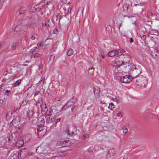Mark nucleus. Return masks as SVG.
Here are the masks:
<instances>
[{"mask_svg": "<svg viewBox=\"0 0 159 159\" xmlns=\"http://www.w3.org/2000/svg\"><path fill=\"white\" fill-rule=\"evenodd\" d=\"M123 61L120 57L117 56L115 60L112 62L111 65L112 66L116 68L119 67V66L123 64Z\"/></svg>", "mask_w": 159, "mask_h": 159, "instance_id": "20e7f679", "label": "nucleus"}, {"mask_svg": "<svg viewBox=\"0 0 159 159\" xmlns=\"http://www.w3.org/2000/svg\"><path fill=\"white\" fill-rule=\"evenodd\" d=\"M118 51H119V53H120L121 54L122 53H124L125 52V51L123 49H120Z\"/></svg>", "mask_w": 159, "mask_h": 159, "instance_id": "79ce46f5", "label": "nucleus"}, {"mask_svg": "<svg viewBox=\"0 0 159 159\" xmlns=\"http://www.w3.org/2000/svg\"><path fill=\"white\" fill-rule=\"evenodd\" d=\"M60 118H57L56 120V116H55V120H54L53 122H54L55 124H57L58 122H60Z\"/></svg>", "mask_w": 159, "mask_h": 159, "instance_id": "c9c22d12", "label": "nucleus"}, {"mask_svg": "<svg viewBox=\"0 0 159 159\" xmlns=\"http://www.w3.org/2000/svg\"><path fill=\"white\" fill-rule=\"evenodd\" d=\"M129 7V5L127 4H125L123 6V8L124 10L126 11L128 10Z\"/></svg>", "mask_w": 159, "mask_h": 159, "instance_id": "473e14b6", "label": "nucleus"}, {"mask_svg": "<svg viewBox=\"0 0 159 159\" xmlns=\"http://www.w3.org/2000/svg\"><path fill=\"white\" fill-rule=\"evenodd\" d=\"M69 12V10H68V12Z\"/></svg>", "mask_w": 159, "mask_h": 159, "instance_id": "680f3d73", "label": "nucleus"}, {"mask_svg": "<svg viewBox=\"0 0 159 159\" xmlns=\"http://www.w3.org/2000/svg\"><path fill=\"white\" fill-rule=\"evenodd\" d=\"M27 10V8L25 7H21L19 11V13L20 15L24 14Z\"/></svg>", "mask_w": 159, "mask_h": 159, "instance_id": "dca6fc26", "label": "nucleus"}, {"mask_svg": "<svg viewBox=\"0 0 159 159\" xmlns=\"http://www.w3.org/2000/svg\"><path fill=\"white\" fill-rule=\"evenodd\" d=\"M63 9L64 10H65L66 9V8L65 7H63Z\"/></svg>", "mask_w": 159, "mask_h": 159, "instance_id": "6e6d98bb", "label": "nucleus"}, {"mask_svg": "<svg viewBox=\"0 0 159 159\" xmlns=\"http://www.w3.org/2000/svg\"><path fill=\"white\" fill-rule=\"evenodd\" d=\"M42 147H39L37 148L36 150L37 151H38V152H39V153H43V149L42 150V152H40V149H41V148H42Z\"/></svg>", "mask_w": 159, "mask_h": 159, "instance_id": "f704fd0d", "label": "nucleus"}, {"mask_svg": "<svg viewBox=\"0 0 159 159\" xmlns=\"http://www.w3.org/2000/svg\"><path fill=\"white\" fill-rule=\"evenodd\" d=\"M73 104V102L72 100H70L67 102L66 104L64 106V108H65L66 106H67L68 107H70Z\"/></svg>", "mask_w": 159, "mask_h": 159, "instance_id": "4be33fe9", "label": "nucleus"}, {"mask_svg": "<svg viewBox=\"0 0 159 159\" xmlns=\"http://www.w3.org/2000/svg\"><path fill=\"white\" fill-rule=\"evenodd\" d=\"M70 142L69 140H66L62 142L61 143V145L63 147L69 146L70 145Z\"/></svg>", "mask_w": 159, "mask_h": 159, "instance_id": "2eb2a0df", "label": "nucleus"}, {"mask_svg": "<svg viewBox=\"0 0 159 159\" xmlns=\"http://www.w3.org/2000/svg\"><path fill=\"white\" fill-rule=\"evenodd\" d=\"M39 93L40 92L39 91H37L35 93L34 95L35 96L39 94Z\"/></svg>", "mask_w": 159, "mask_h": 159, "instance_id": "49530a36", "label": "nucleus"}, {"mask_svg": "<svg viewBox=\"0 0 159 159\" xmlns=\"http://www.w3.org/2000/svg\"><path fill=\"white\" fill-rule=\"evenodd\" d=\"M46 132V129H43L42 130H38V134L40 136L42 137L43 136Z\"/></svg>", "mask_w": 159, "mask_h": 159, "instance_id": "f3484780", "label": "nucleus"}, {"mask_svg": "<svg viewBox=\"0 0 159 159\" xmlns=\"http://www.w3.org/2000/svg\"><path fill=\"white\" fill-rule=\"evenodd\" d=\"M88 75H93L94 72V69L93 68L91 67L89 69L88 71Z\"/></svg>", "mask_w": 159, "mask_h": 159, "instance_id": "b1692460", "label": "nucleus"}, {"mask_svg": "<svg viewBox=\"0 0 159 159\" xmlns=\"http://www.w3.org/2000/svg\"><path fill=\"white\" fill-rule=\"evenodd\" d=\"M139 35L143 41H144L146 39V36L143 34L141 33Z\"/></svg>", "mask_w": 159, "mask_h": 159, "instance_id": "c85d7f7f", "label": "nucleus"}, {"mask_svg": "<svg viewBox=\"0 0 159 159\" xmlns=\"http://www.w3.org/2000/svg\"><path fill=\"white\" fill-rule=\"evenodd\" d=\"M150 34L152 35H158V33L157 30H152L151 31Z\"/></svg>", "mask_w": 159, "mask_h": 159, "instance_id": "c756f323", "label": "nucleus"}, {"mask_svg": "<svg viewBox=\"0 0 159 159\" xmlns=\"http://www.w3.org/2000/svg\"><path fill=\"white\" fill-rule=\"evenodd\" d=\"M43 104V102L41 99L39 98L38 99L37 102H36V105L37 107L39 108Z\"/></svg>", "mask_w": 159, "mask_h": 159, "instance_id": "412c9836", "label": "nucleus"}, {"mask_svg": "<svg viewBox=\"0 0 159 159\" xmlns=\"http://www.w3.org/2000/svg\"><path fill=\"white\" fill-rule=\"evenodd\" d=\"M46 26V24H43V27H45Z\"/></svg>", "mask_w": 159, "mask_h": 159, "instance_id": "5fc2aeb1", "label": "nucleus"}, {"mask_svg": "<svg viewBox=\"0 0 159 159\" xmlns=\"http://www.w3.org/2000/svg\"><path fill=\"white\" fill-rule=\"evenodd\" d=\"M46 122L48 123H50L55 120V116H52L51 118L50 116H46Z\"/></svg>", "mask_w": 159, "mask_h": 159, "instance_id": "4468645a", "label": "nucleus"}, {"mask_svg": "<svg viewBox=\"0 0 159 159\" xmlns=\"http://www.w3.org/2000/svg\"><path fill=\"white\" fill-rule=\"evenodd\" d=\"M42 112L43 113L47 111V107L45 104H43L40 107Z\"/></svg>", "mask_w": 159, "mask_h": 159, "instance_id": "a211bd4d", "label": "nucleus"}, {"mask_svg": "<svg viewBox=\"0 0 159 159\" xmlns=\"http://www.w3.org/2000/svg\"><path fill=\"white\" fill-rule=\"evenodd\" d=\"M3 103V101L2 100H0V106H1Z\"/></svg>", "mask_w": 159, "mask_h": 159, "instance_id": "a18cd8bd", "label": "nucleus"}, {"mask_svg": "<svg viewBox=\"0 0 159 159\" xmlns=\"http://www.w3.org/2000/svg\"><path fill=\"white\" fill-rule=\"evenodd\" d=\"M138 71H139L137 72V75H139V74L140 73V71H139V70H138ZM135 75H137V74H135Z\"/></svg>", "mask_w": 159, "mask_h": 159, "instance_id": "603ef678", "label": "nucleus"}, {"mask_svg": "<svg viewBox=\"0 0 159 159\" xmlns=\"http://www.w3.org/2000/svg\"><path fill=\"white\" fill-rule=\"evenodd\" d=\"M138 69H136V67L135 66L134 64L131 65V70H133V72L134 73H135L136 72H137V70H138Z\"/></svg>", "mask_w": 159, "mask_h": 159, "instance_id": "a878e982", "label": "nucleus"}, {"mask_svg": "<svg viewBox=\"0 0 159 159\" xmlns=\"http://www.w3.org/2000/svg\"><path fill=\"white\" fill-rule=\"evenodd\" d=\"M31 113H32V114H33V112L32 111H31Z\"/></svg>", "mask_w": 159, "mask_h": 159, "instance_id": "bf43d9fd", "label": "nucleus"}, {"mask_svg": "<svg viewBox=\"0 0 159 159\" xmlns=\"http://www.w3.org/2000/svg\"><path fill=\"white\" fill-rule=\"evenodd\" d=\"M115 153V151L114 149H111L108 151L107 157V158H109L111 156H112L114 155Z\"/></svg>", "mask_w": 159, "mask_h": 159, "instance_id": "ddd939ff", "label": "nucleus"}, {"mask_svg": "<svg viewBox=\"0 0 159 159\" xmlns=\"http://www.w3.org/2000/svg\"><path fill=\"white\" fill-rule=\"evenodd\" d=\"M45 129V128L43 127H42V126H38V128L37 129V131H38V130H42L43 129Z\"/></svg>", "mask_w": 159, "mask_h": 159, "instance_id": "4c0bfd02", "label": "nucleus"}, {"mask_svg": "<svg viewBox=\"0 0 159 159\" xmlns=\"http://www.w3.org/2000/svg\"><path fill=\"white\" fill-rule=\"evenodd\" d=\"M22 27L20 25H17L15 28L14 30L16 32L18 33L19 34H23L25 31L22 30Z\"/></svg>", "mask_w": 159, "mask_h": 159, "instance_id": "f8f14e48", "label": "nucleus"}, {"mask_svg": "<svg viewBox=\"0 0 159 159\" xmlns=\"http://www.w3.org/2000/svg\"><path fill=\"white\" fill-rule=\"evenodd\" d=\"M37 48V47H35L30 50L31 52L34 55V58H37L40 57L41 55V54L40 53H35V52H38L37 50H36V49Z\"/></svg>", "mask_w": 159, "mask_h": 159, "instance_id": "6e6552de", "label": "nucleus"}, {"mask_svg": "<svg viewBox=\"0 0 159 159\" xmlns=\"http://www.w3.org/2000/svg\"><path fill=\"white\" fill-rule=\"evenodd\" d=\"M115 107V105H114L113 103H111L109 104L108 108L110 109L111 110H112Z\"/></svg>", "mask_w": 159, "mask_h": 159, "instance_id": "bb28decb", "label": "nucleus"}, {"mask_svg": "<svg viewBox=\"0 0 159 159\" xmlns=\"http://www.w3.org/2000/svg\"><path fill=\"white\" fill-rule=\"evenodd\" d=\"M17 108H15V107H14V111H16L17 110Z\"/></svg>", "mask_w": 159, "mask_h": 159, "instance_id": "3c124183", "label": "nucleus"}, {"mask_svg": "<svg viewBox=\"0 0 159 159\" xmlns=\"http://www.w3.org/2000/svg\"><path fill=\"white\" fill-rule=\"evenodd\" d=\"M89 137V135L88 133H86V134H84L83 135V139H87Z\"/></svg>", "mask_w": 159, "mask_h": 159, "instance_id": "7c9ffc66", "label": "nucleus"}, {"mask_svg": "<svg viewBox=\"0 0 159 159\" xmlns=\"http://www.w3.org/2000/svg\"><path fill=\"white\" fill-rule=\"evenodd\" d=\"M16 46V44L15 43H14L13 44V49H15Z\"/></svg>", "mask_w": 159, "mask_h": 159, "instance_id": "8fccbe9b", "label": "nucleus"}, {"mask_svg": "<svg viewBox=\"0 0 159 159\" xmlns=\"http://www.w3.org/2000/svg\"><path fill=\"white\" fill-rule=\"evenodd\" d=\"M56 17H57V19H56L57 21H58V22H59L60 21V20L61 19L62 17H61V16L60 15H57L56 16Z\"/></svg>", "mask_w": 159, "mask_h": 159, "instance_id": "e433bc0d", "label": "nucleus"}, {"mask_svg": "<svg viewBox=\"0 0 159 159\" xmlns=\"http://www.w3.org/2000/svg\"><path fill=\"white\" fill-rule=\"evenodd\" d=\"M43 45L44 44L43 43L41 42H39L37 44V46L38 47H43Z\"/></svg>", "mask_w": 159, "mask_h": 159, "instance_id": "72a5a7b5", "label": "nucleus"}, {"mask_svg": "<svg viewBox=\"0 0 159 159\" xmlns=\"http://www.w3.org/2000/svg\"><path fill=\"white\" fill-rule=\"evenodd\" d=\"M73 53V51L71 49H69L67 51V55L70 56Z\"/></svg>", "mask_w": 159, "mask_h": 159, "instance_id": "393cba45", "label": "nucleus"}, {"mask_svg": "<svg viewBox=\"0 0 159 159\" xmlns=\"http://www.w3.org/2000/svg\"><path fill=\"white\" fill-rule=\"evenodd\" d=\"M134 84L138 87L143 88L145 87L147 84V80L146 78L144 76H137L135 79H134Z\"/></svg>", "mask_w": 159, "mask_h": 159, "instance_id": "f257e3e1", "label": "nucleus"}, {"mask_svg": "<svg viewBox=\"0 0 159 159\" xmlns=\"http://www.w3.org/2000/svg\"><path fill=\"white\" fill-rule=\"evenodd\" d=\"M112 100L114 102H116L117 103H120L122 101V99L121 97H118L113 99Z\"/></svg>", "mask_w": 159, "mask_h": 159, "instance_id": "5701e85b", "label": "nucleus"}, {"mask_svg": "<svg viewBox=\"0 0 159 159\" xmlns=\"http://www.w3.org/2000/svg\"><path fill=\"white\" fill-rule=\"evenodd\" d=\"M21 82V80L19 79L17 80L14 84V85L15 87L19 86Z\"/></svg>", "mask_w": 159, "mask_h": 159, "instance_id": "cd10ccee", "label": "nucleus"}, {"mask_svg": "<svg viewBox=\"0 0 159 159\" xmlns=\"http://www.w3.org/2000/svg\"><path fill=\"white\" fill-rule=\"evenodd\" d=\"M117 116L120 119L121 118V117H122V115H121V113L119 112L118 113H117Z\"/></svg>", "mask_w": 159, "mask_h": 159, "instance_id": "a19ab883", "label": "nucleus"}, {"mask_svg": "<svg viewBox=\"0 0 159 159\" xmlns=\"http://www.w3.org/2000/svg\"><path fill=\"white\" fill-rule=\"evenodd\" d=\"M118 53L119 51L117 50H114L109 52L108 55L109 57H112L118 55Z\"/></svg>", "mask_w": 159, "mask_h": 159, "instance_id": "9d476101", "label": "nucleus"}, {"mask_svg": "<svg viewBox=\"0 0 159 159\" xmlns=\"http://www.w3.org/2000/svg\"><path fill=\"white\" fill-rule=\"evenodd\" d=\"M13 120H12V121L11 122V124H12V125H13V124L12 123L13 122Z\"/></svg>", "mask_w": 159, "mask_h": 159, "instance_id": "13d9d810", "label": "nucleus"}, {"mask_svg": "<svg viewBox=\"0 0 159 159\" xmlns=\"http://www.w3.org/2000/svg\"><path fill=\"white\" fill-rule=\"evenodd\" d=\"M66 154V152H63V155H65V154Z\"/></svg>", "mask_w": 159, "mask_h": 159, "instance_id": "4d7b16f0", "label": "nucleus"}, {"mask_svg": "<svg viewBox=\"0 0 159 159\" xmlns=\"http://www.w3.org/2000/svg\"><path fill=\"white\" fill-rule=\"evenodd\" d=\"M2 5L1 3H0V8L1 7H2Z\"/></svg>", "mask_w": 159, "mask_h": 159, "instance_id": "864d4df0", "label": "nucleus"}, {"mask_svg": "<svg viewBox=\"0 0 159 159\" xmlns=\"http://www.w3.org/2000/svg\"><path fill=\"white\" fill-rule=\"evenodd\" d=\"M25 149H21L18 154V157L19 159H22L24 158L25 156V154L24 153Z\"/></svg>", "mask_w": 159, "mask_h": 159, "instance_id": "9b49d317", "label": "nucleus"}, {"mask_svg": "<svg viewBox=\"0 0 159 159\" xmlns=\"http://www.w3.org/2000/svg\"><path fill=\"white\" fill-rule=\"evenodd\" d=\"M128 130L126 126H124L123 127V132L124 134H125L127 132Z\"/></svg>", "mask_w": 159, "mask_h": 159, "instance_id": "2f4dec72", "label": "nucleus"}, {"mask_svg": "<svg viewBox=\"0 0 159 159\" xmlns=\"http://www.w3.org/2000/svg\"><path fill=\"white\" fill-rule=\"evenodd\" d=\"M133 80V79L131 76L127 75L123 76L122 78H121L120 81L123 83H129L132 81Z\"/></svg>", "mask_w": 159, "mask_h": 159, "instance_id": "39448f33", "label": "nucleus"}, {"mask_svg": "<svg viewBox=\"0 0 159 159\" xmlns=\"http://www.w3.org/2000/svg\"><path fill=\"white\" fill-rule=\"evenodd\" d=\"M52 109L51 108H49L48 110L47 109V111L44 113L46 115V116H50L52 114Z\"/></svg>", "mask_w": 159, "mask_h": 159, "instance_id": "aec40b11", "label": "nucleus"}, {"mask_svg": "<svg viewBox=\"0 0 159 159\" xmlns=\"http://www.w3.org/2000/svg\"><path fill=\"white\" fill-rule=\"evenodd\" d=\"M36 38V37L34 35L32 36L31 39L32 40H34Z\"/></svg>", "mask_w": 159, "mask_h": 159, "instance_id": "37998d69", "label": "nucleus"}, {"mask_svg": "<svg viewBox=\"0 0 159 159\" xmlns=\"http://www.w3.org/2000/svg\"><path fill=\"white\" fill-rule=\"evenodd\" d=\"M71 9H70V12L71 11Z\"/></svg>", "mask_w": 159, "mask_h": 159, "instance_id": "052dcab7", "label": "nucleus"}, {"mask_svg": "<svg viewBox=\"0 0 159 159\" xmlns=\"http://www.w3.org/2000/svg\"><path fill=\"white\" fill-rule=\"evenodd\" d=\"M99 56L102 59H103L104 58V56L102 54H99Z\"/></svg>", "mask_w": 159, "mask_h": 159, "instance_id": "09e8293b", "label": "nucleus"}, {"mask_svg": "<svg viewBox=\"0 0 159 159\" xmlns=\"http://www.w3.org/2000/svg\"><path fill=\"white\" fill-rule=\"evenodd\" d=\"M45 80V77H43L42 78L41 80V82H43V84L44 83V82Z\"/></svg>", "mask_w": 159, "mask_h": 159, "instance_id": "c03bdc74", "label": "nucleus"}, {"mask_svg": "<svg viewBox=\"0 0 159 159\" xmlns=\"http://www.w3.org/2000/svg\"><path fill=\"white\" fill-rule=\"evenodd\" d=\"M24 144V142L22 140H20L17 141L16 143V146L18 148L21 147Z\"/></svg>", "mask_w": 159, "mask_h": 159, "instance_id": "6ab92c4d", "label": "nucleus"}, {"mask_svg": "<svg viewBox=\"0 0 159 159\" xmlns=\"http://www.w3.org/2000/svg\"><path fill=\"white\" fill-rule=\"evenodd\" d=\"M114 75L116 79L119 80L121 78L123 75L122 70L119 67L115 68L114 71Z\"/></svg>", "mask_w": 159, "mask_h": 159, "instance_id": "f03ea898", "label": "nucleus"}, {"mask_svg": "<svg viewBox=\"0 0 159 159\" xmlns=\"http://www.w3.org/2000/svg\"><path fill=\"white\" fill-rule=\"evenodd\" d=\"M45 123L44 117L41 116L39 117L37 120V124L38 126L43 127Z\"/></svg>", "mask_w": 159, "mask_h": 159, "instance_id": "423d86ee", "label": "nucleus"}, {"mask_svg": "<svg viewBox=\"0 0 159 159\" xmlns=\"http://www.w3.org/2000/svg\"><path fill=\"white\" fill-rule=\"evenodd\" d=\"M151 55L153 58L157 60L159 59V52L157 49H154L151 52Z\"/></svg>", "mask_w": 159, "mask_h": 159, "instance_id": "0eeeda50", "label": "nucleus"}, {"mask_svg": "<svg viewBox=\"0 0 159 159\" xmlns=\"http://www.w3.org/2000/svg\"><path fill=\"white\" fill-rule=\"evenodd\" d=\"M76 131V128L73 125H70L67 129V136L69 137L75 135Z\"/></svg>", "mask_w": 159, "mask_h": 159, "instance_id": "7ed1b4c3", "label": "nucleus"}, {"mask_svg": "<svg viewBox=\"0 0 159 159\" xmlns=\"http://www.w3.org/2000/svg\"><path fill=\"white\" fill-rule=\"evenodd\" d=\"M95 97L97 98L99 97L100 94L99 88L97 86L94 87L93 89Z\"/></svg>", "mask_w": 159, "mask_h": 159, "instance_id": "1a4fd4ad", "label": "nucleus"}, {"mask_svg": "<svg viewBox=\"0 0 159 159\" xmlns=\"http://www.w3.org/2000/svg\"><path fill=\"white\" fill-rule=\"evenodd\" d=\"M11 93V91L9 90H7L5 91V94L6 95H9Z\"/></svg>", "mask_w": 159, "mask_h": 159, "instance_id": "ea45409f", "label": "nucleus"}, {"mask_svg": "<svg viewBox=\"0 0 159 159\" xmlns=\"http://www.w3.org/2000/svg\"><path fill=\"white\" fill-rule=\"evenodd\" d=\"M129 40L130 43H133L134 41V40L132 38H130Z\"/></svg>", "mask_w": 159, "mask_h": 159, "instance_id": "de8ad7c7", "label": "nucleus"}, {"mask_svg": "<svg viewBox=\"0 0 159 159\" xmlns=\"http://www.w3.org/2000/svg\"><path fill=\"white\" fill-rule=\"evenodd\" d=\"M76 106H72V107L71 108L72 111L73 112L75 111L76 110Z\"/></svg>", "mask_w": 159, "mask_h": 159, "instance_id": "58836bf2", "label": "nucleus"}]
</instances>
